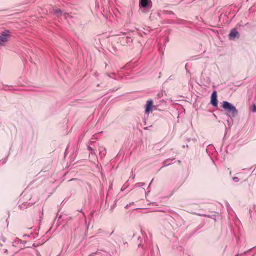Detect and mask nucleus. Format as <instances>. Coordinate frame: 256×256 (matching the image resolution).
I'll use <instances>...</instances> for the list:
<instances>
[{
    "label": "nucleus",
    "mask_w": 256,
    "mask_h": 256,
    "mask_svg": "<svg viewBox=\"0 0 256 256\" xmlns=\"http://www.w3.org/2000/svg\"><path fill=\"white\" fill-rule=\"evenodd\" d=\"M222 107L224 108L230 112L233 116H234L237 114L238 112L236 107L228 102L224 101L223 102Z\"/></svg>",
    "instance_id": "1"
},
{
    "label": "nucleus",
    "mask_w": 256,
    "mask_h": 256,
    "mask_svg": "<svg viewBox=\"0 0 256 256\" xmlns=\"http://www.w3.org/2000/svg\"><path fill=\"white\" fill-rule=\"evenodd\" d=\"M8 30H5L2 32L0 35V46H4L8 42L10 36Z\"/></svg>",
    "instance_id": "2"
},
{
    "label": "nucleus",
    "mask_w": 256,
    "mask_h": 256,
    "mask_svg": "<svg viewBox=\"0 0 256 256\" xmlns=\"http://www.w3.org/2000/svg\"><path fill=\"white\" fill-rule=\"evenodd\" d=\"M210 103L214 106H218L217 93L216 91H214L210 97Z\"/></svg>",
    "instance_id": "3"
},
{
    "label": "nucleus",
    "mask_w": 256,
    "mask_h": 256,
    "mask_svg": "<svg viewBox=\"0 0 256 256\" xmlns=\"http://www.w3.org/2000/svg\"><path fill=\"white\" fill-rule=\"evenodd\" d=\"M228 36L230 40H234L236 37L238 38L240 36V34L236 28H233L230 31Z\"/></svg>",
    "instance_id": "4"
},
{
    "label": "nucleus",
    "mask_w": 256,
    "mask_h": 256,
    "mask_svg": "<svg viewBox=\"0 0 256 256\" xmlns=\"http://www.w3.org/2000/svg\"><path fill=\"white\" fill-rule=\"evenodd\" d=\"M153 102L152 100H148L146 106V113L148 114L150 110L152 109V105Z\"/></svg>",
    "instance_id": "5"
},
{
    "label": "nucleus",
    "mask_w": 256,
    "mask_h": 256,
    "mask_svg": "<svg viewBox=\"0 0 256 256\" xmlns=\"http://www.w3.org/2000/svg\"><path fill=\"white\" fill-rule=\"evenodd\" d=\"M148 0H140V4L143 8H146L148 6Z\"/></svg>",
    "instance_id": "6"
},
{
    "label": "nucleus",
    "mask_w": 256,
    "mask_h": 256,
    "mask_svg": "<svg viewBox=\"0 0 256 256\" xmlns=\"http://www.w3.org/2000/svg\"><path fill=\"white\" fill-rule=\"evenodd\" d=\"M253 112H256V106H254V110H253Z\"/></svg>",
    "instance_id": "7"
},
{
    "label": "nucleus",
    "mask_w": 256,
    "mask_h": 256,
    "mask_svg": "<svg viewBox=\"0 0 256 256\" xmlns=\"http://www.w3.org/2000/svg\"><path fill=\"white\" fill-rule=\"evenodd\" d=\"M58 12H60V13L61 12L60 10H58Z\"/></svg>",
    "instance_id": "8"
}]
</instances>
